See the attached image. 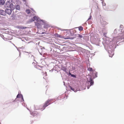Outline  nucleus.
<instances>
[{
	"label": "nucleus",
	"instance_id": "9d476101",
	"mask_svg": "<svg viewBox=\"0 0 124 124\" xmlns=\"http://www.w3.org/2000/svg\"><path fill=\"white\" fill-rule=\"evenodd\" d=\"M15 8L16 9L18 10H19L20 9V6L19 5H16L15 6Z\"/></svg>",
	"mask_w": 124,
	"mask_h": 124
},
{
	"label": "nucleus",
	"instance_id": "b1692460",
	"mask_svg": "<svg viewBox=\"0 0 124 124\" xmlns=\"http://www.w3.org/2000/svg\"><path fill=\"white\" fill-rule=\"evenodd\" d=\"M109 56H110V57H112V56H110V55H109Z\"/></svg>",
	"mask_w": 124,
	"mask_h": 124
},
{
	"label": "nucleus",
	"instance_id": "2eb2a0df",
	"mask_svg": "<svg viewBox=\"0 0 124 124\" xmlns=\"http://www.w3.org/2000/svg\"><path fill=\"white\" fill-rule=\"evenodd\" d=\"M30 10L29 9H27L26 10V13L28 14H29L30 13Z\"/></svg>",
	"mask_w": 124,
	"mask_h": 124
},
{
	"label": "nucleus",
	"instance_id": "0eeeda50",
	"mask_svg": "<svg viewBox=\"0 0 124 124\" xmlns=\"http://www.w3.org/2000/svg\"><path fill=\"white\" fill-rule=\"evenodd\" d=\"M101 24L102 26L104 27L105 26V25L107 24V23L105 21H103L101 22Z\"/></svg>",
	"mask_w": 124,
	"mask_h": 124
},
{
	"label": "nucleus",
	"instance_id": "6ab92c4d",
	"mask_svg": "<svg viewBox=\"0 0 124 124\" xmlns=\"http://www.w3.org/2000/svg\"><path fill=\"white\" fill-rule=\"evenodd\" d=\"M121 38H124V32L123 33L122 36Z\"/></svg>",
	"mask_w": 124,
	"mask_h": 124
},
{
	"label": "nucleus",
	"instance_id": "39448f33",
	"mask_svg": "<svg viewBox=\"0 0 124 124\" xmlns=\"http://www.w3.org/2000/svg\"><path fill=\"white\" fill-rule=\"evenodd\" d=\"M88 81L90 83V86L93 85L94 82L93 80L90 77L88 79Z\"/></svg>",
	"mask_w": 124,
	"mask_h": 124
},
{
	"label": "nucleus",
	"instance_id": "ddd939ff",
	"mask_svg": "<svg viewBox=\"0 0 124 124\" xmlns=\"http://www.w3.org/2000/svg\"><path fill=\"white\" fill-rule=\"evenodd\" d=\"M79 30L80 31H82L83 30V28L82 26H79L78 27Z\"/></svg>",
	"mask_w": 124,
	"mask_h": 124
},
{
	"label": "nucleus",
	"instance_id": "dca6fc26",
	"mask_svg": "<svg viewBox=\"0 0 124 124\" xmlns=\"http://www.w3.org/2000/svg\"><path fill=\"white\" fill-rule=\"evenodd\" d=\"M62 70H63L64 71H66V68H65L62 67Z\"/></svg>",
	"mask_w": 124,
	"mask_h": 124
},
{
	"label": "nucleus",
	"instance_id": "6e6552de",
	"mask_svg": "<svg viewBox=\"0 0 124 124\" xmlns=\"http://www.w3.org/2000/svg\"><path fill=\"white\" fill-rule=\"evenodd\" d=\"M9 8L13 10L15 8V6L12 4H11L9 6Z\"/></svg>",
	"mask_w": 124,
	"mask_h": 124
},
{
	"label": "nucleus",
	"instance_id": "412c9836",
	"mask_svg": "<svg viewBox=\"0 0 124 124\" xmlns=\"http://www.w3.org/2000/svg\"><path fill=\"white\" fill-rule=\"evenodd\" d=\"M95 74H95V77H97V73H96Z\"/></svg>",
	"mask_w": 124,
	"mask_h": 124
},
{
	"label": "nucleus",
	"instance_id": "f3484780",
	"mask_svg": "<svg viewBox=\"0 0 124 124\" xmlns=\"http://www.w3.org/2000/svg\"><path fill=\"white\" fill-rule=\"evenodd\" d=\"M21 96V95L18 94L17 95L16 97H17V98L20 97Z\"/></svg>",
	"mask_w": 124,
	"mask_h": 124
},
{
	"label": "nucleus",
	"instance_id": "f257e3e1",
	"mask_svg": "<svg viewBox=\"0 0 124 124\" xmlns=\"http://www.w3.org/2000/svg\"><path fill=\"white\" fill-rule=\"evenodd\" d=\"M53 101V99H49L46 101L44 103L43 105V107L44 109L45 108L51 103V102Z\"/></svg>",
	"mask_w": 124,
	"mask_h": 124
},
{
	"label": "nucleus",
	"instance_id": "5701e85b",
	"mask_svg": "<svg viewBox=\"0 0 124 124\" xmlns=\"http://www.w3.org/2000/svg\"><path fill=\"white\" fill-rule=\"evenodd\" d=\"M23 0L24 1H26V0Z\"/></svg>",
	"mask_w": 124,
	"mask_h": 124
},
{
	"label": "nucleus",
	"instance_id": "423d86ee",
	"mask_svg": "<svg viewBox=\"0 0 124 124\" xmlns=\"http://www.w3.org/2000/svg\"><path fill=\"white\" fill-rule=\"evenodd\" d=\"M0 15L5 16L6 15V14L5 13V11L2 10H0Z\"/></svg>",
	"mask_w": 124,
	"mask_h": 124
},
{
	"label": "nucleus",
	"instance_id": "f8f14e48",
	"mask_svg": "<svg viewBox=\"0 0 124 124\" xmlns=\"http://www.w3.org/2000/svg\"><path fill=\"white\" fill-rule=\"evenodd\" d=\"M35 24L36 26H37V27L39 28V26H40V24L38 23L35 22Z\"/></svg>",
	"mask_w": 124,
	"mask_h": 124
},
{
	"label": "nucleus",
	"instance_id": "7ed1b4c3",
	"mask_svg": "<svg viewBox=\"0 0 124 124\" xmlns=\"http://www.w3.org/2000/svg\"><path fill=\"white\" fill-rule=\"evenodd\" d=\"M35 20L37 22H39V20L38 17L34 16L31 19V21L32 22L34 21Z\"/></svg>",
	"mask_w": 124,
	"mask_h": 124
},
{
	"label": "nucleus",
	"instance_id": "1a4fd4ad",
	"mask_svg": "<svg viewBox=\"0 0 124 124\" xmlns=\"http://www.w3.org/2000/svg\"><path fill=\"white\" fill-rule=\"evenodd\" d=\"M5 2L4 0H0V5H3L5 3Z\"/></svg>",
	"mask_w": 124,
	"mask_h": 124
},
{
	"label": "nucleus",
	"instance_id": "a211bd4d",
	"mask_svg": "<svg viewBox=\"0 0 124 124\" xmlns=\"http://www.w3.org/2000/svg\"><path fill=\"white\" fill-rule=\"evenodd\" d=\"M78 37H79L81 38L83 37V36L82 35H81L80 34H79L78 36Z\"/></svg>",
	"mask_w": 124,
	"mask_h": 124
},
{
	"label": "nucleus",
	"instance_id": "9b49d317",
	"mask_svg": "<svg viewBox=\"0 0 124 124\" xmlns=\"http://www.w3.org/2000/svg\"><path fill=\"white\" fill-rule=\"evenodd\" d=\"M88 70L91 72H93L94 71V70H93L92 68L90 67L88 68Z\"/></svg>",
	"mask_w": 124,
	"mask_h": 124
},
{
	"label": "nucleus",
	"instance_id": "f03ea898",
	"mask_svg": "<svg viewBox=\"0 0 124 124\" xmlns=\"http://www.w3.org/2000/svg\"><path fill=\"white\" fill-rule=\"evenodd\" d=\"M55 36L57 38H63L65 39H70V38L68 36H67L65 38H64L63 36H62L60 34H55Z\"/></svg>",
	"mask_w": 124,
	"mask_h": 124
},
{
	"label": "nucleus",
	"instance_id": "20e7f679",
	"mask_svg": "<svg viewBox=\"0 0 124 124\" xmlns=\"http://www.w3.org/2000/svg\"><path fill=\"white\" fill-rule=\"evenodd\" d=\"M5 13H7L9 15H10L12 13L11 10L9 9L6 8L5 11Z\"/></svg>",
	"mask_w": 124,
	"mask_h": 124
},
{
	"label": "nucleus",
	"instance_id": "4468645a",
	"mask_svg": "<svg viewBox=\"0 0 124 124\" xmlns=\"http://www.w3.org/2000/svg\"><path fill=\"white\" fill-rule=\"evenodd\" d=\"M27 28V27H23L22 26L20 27L19 28L22 29H26Z\"/></svg>",
	"mask_w": 124,
	"mask_h": 124
},
{
	"label": "nucleus",
	"instance_id": "aec40b11",
	"mask_svg": "<svg viewBox=\"0 0 124 124\" xmlns=\"http://www.w3.org/2000/svg\"><path fill=\"white\" fill-rule=\"evenodd\" d=\"M70 88L71 90H72L73 91L74 90V88H72L71 86H70Z\"/></svg>",
	"mask_w": 124,
	"mask_h": 124
},
{
	"label": "nucleus",
	"instance_id": "4be33fe9",
	"mask_svg": "<svg viewBox=\"0 0 124 124\" xmlns=\"http://www.w3.org/2000/svg\"><path fill=\"white\" fill-rule=\"evenodd\" d=\"M87 87V89H88L89 88V86H88Z\"/></svg>",
	"mask_w": 124,
	"mask_h": 124
}]
</instances>
